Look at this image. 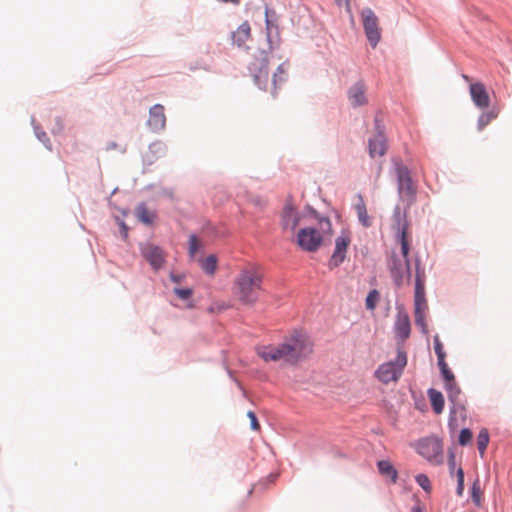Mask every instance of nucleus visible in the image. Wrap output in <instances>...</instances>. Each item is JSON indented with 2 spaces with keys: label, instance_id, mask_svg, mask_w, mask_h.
Here are the masks:
<instances>
[{
  "label": "nucleus",
  "instance_id": "obj_7",
  "mask_svg": "<svg viewBox=\"0 0 512 512\" xmlns=\"http://www.w3.org/2000/svg\"><path fill=\"white\" fill-rule=\"evenodd\" d=\"M256 353L265 362H277L290 365V358L284 341L279 344L257 346Z\"/></svg>",
  "mask_w": 512,
  "mask_h": 512
},
{
  "label": "nucleus",
  "instance_id": "obj_34",
  "mask_svg": "<svg viewBox=\"0 0 512 512\" xmlns=\"http://www.w3.org/2000/svg\"><path fill=\"white\" fill-rule=\"evenodd\" d=\"M416 482L423 488V490L427 493H430L432 490L431 482L429 478L425 474H418L416 476Z\"/></svg>",
  "mask_w": 512,
  "mask_h": 512
},
{
  "label": "nucleus",
  "instance_id": "obj_19",
  "mask_svg": "<svg viewBox=\"0 0 512 512\" xmlns=\"http://www.w3.org/2000/svg\"><path fill=\"white\" fill-rule=\"evenodd\" d=\"M166 117L164 114V107L156 104L150 108L148 125L155 131L161 130L165 127Z\"/></svg>",
  "mask_w": 512,
  "mask_h": 512
},
{
  "label": "nucleus",
  "instance_id": "obj_30",
  "mask_svg": "<svg viewBox=\"0 0 512 512\" xmlns=\"http://www.w3.org/2000/svg\"><path fill=\"white\" fill-rule=\"evenodd\" d=\"M425 311L426 310L415 311L414 314H415V324L421 328L423 333L426 334L427 333V324H426V320H425Z\"/></svg>",
  "mask_w": 512,
  "mask_h": 512
},
{
  "label": "nucleus",
  "instance_id": "obj_14",
  "mask_svg": "<svg viewBox=\"0 0 512 512\" xmlns=\"http://www.w3.org/2000/svg\"><path fill=\"white\" fill-rule=\"evenodd\" d=\"M445 389L448 399L452 403L451 414L459 413L461 416L465 413V404L461 397V389L456 381L445 383Z\"/></svg>",
  "mask_w": 512,
  "mask_h": 512
},
{
  "label": "nucleus",
  "instance_id": "obj_17",
  "mask_svg": "<svg viewBox=\"0 0 512 512\" xmlns=\"http://www.w3.org/2000/svg\"><path fill=\"white\" fill-rule=\"evenodd\" d=\"M142 254L153 269L158 270L163 266L165 257L160 247L147 244L142 248Z\"/></svg>",
  "mask_w": 512,
  "mask_h": 512
},
{
  "label": "nucleus",
  "instance_id": "obj_9",
  "mask_svg": "<svg viewBox=\"0 0 512 512\" xmlns=\"http://www.w3.org/2000/svg\"><path fill=\"white\" fill-rule=\"evenodd\" d=\"M361 18L369 43L376 47L381 38L378 17L370 8H365L361 12Z\"/></svg>",
  "mask_w": 512,
  "mask_h": 512
},
{
  "label": "nucleus",
  "instance_id": "obj_43",
  "mask_svg": "<svg viewBox=\"0 0 512 512\" xmlns=\"http://www.w3.org/2000/svg\"><path fill=\"white\" fill-rule=\"evenodd\" d=\"M170 277H171V280L176 282V283L180 282L181 278H182L180 275H175V274H171Z\"/></svg>",
  "mask_w": 512,
  "mask_h": 512
},
{
  "label": "nucleus",
  "instance_id": "obj_36",
  "mask_svg": "<svg viewBox=\"0 0 512 512\" xmlns=\"http://www.w3.org/2000/svg\"><path fill=\"white\" fill-rule=\"evenodd\" d=\"M377 301H378V292L376 290H372L366 298L367 309L373 310L376 307Z\"/></svg>",
  "mask_w": 512,
  "mask_h": 512
},
{
  "label": "nucleus",
  "instance_id": "obj_25",
  "mask_svg": "<svg viewBox=\"0 0 512 512\" xmlns=\"http://www.w3.org/2000/svg\"><path fill=\"white\" fill-rule=\"evenodd\" d=\"M377 466H378V470L381 475L390 478L393 483H395L397 481V477H398L397 471L393 467V465L391 464L390 461L381 460L378 462Z\"/></svg>",
  "mask_w": 512,
  "mask_h": 512
},
{
  "label": "nucleus",
  "instance_id": "obj_18",
  "mask_svg": "<svg viewBox=\"0 0 512 512\" xmlns=\"http://www.w3.org/2000/svg\"><path fill=\"white\" fill-rule=\"evenodd\" d=\"M366 85L363 81H358L348 89V99L353 107H359L367 104Z\"/></svg>",
  "mask_w": 512,
  "mask_h": 512
},
{
  "label": "nucleus",
  "instance_id": "obj_12",
  "mask_svg": "<svg viewBox=\"0 0 512 512\" xmlns=\"http://www.w3.org/2000/svg\"><path fill=\"white\" fill-rule=\"evenodd\" d=\"M351 243V235L348 231H342L341 234L335 239V249L329 260V267L331 269L338 267L346 258L348 247Z\"/></svg>",
  "mask_w": 512,
  "mask_h": 512
},
{
  "label": "nucleus",
  "instance_id": "obj_4",
  "mask_svg": "<svg viewBox=\"0 0 512 512\" xmlns=\"http://www.w3.org/2000/svg\"><path fill=\"white\" fill-rule=\"evenodd\" d=\"M319 228L313 225H306L301 227L296 235V243L298 246L307 251H317L323 242L325 233L331 231V222L327 218H322L318 221Z\"/></svg>",
  "mask_w": 512,
  "mask_h": 512
},
{
  "label": "nucleus",
  "instance_id": "obj_37",
  "mask_svg": "<svg viewBox=\"0 0 512 512\" xmlns=\"http://www.w3.org/2000/svg\"><path fill=\"white\" fill-rule=\"evenodd\" d=\"M472 440V432L467 429V428H464L460 431V435H459V444L464 446V445H467L468 443H470Z\"/></svg>",
  "mask_w": 512,
  "mask_h": 512
},
{
  "label": "nucleus",
  "instance_id": "obj_29",
  "mask_svg": "<svg viewBox=\"0 0 512 512\" xmlns=\"http://www.w3.org/2000/svg\"><path fill=\"white\" fill-rule=\"evenodd\" d=\"M438 366H439L441 374H442V376H443V378L445 380V383L455 381L454 374L449 369V367H448V365H447L445 360L438 361Z\"/></svg>",
  "mask_w": 512,
  "mask_h": 512
},
{
  "label": "nucleus",
  "instance_id": "obj_42",
  "mask_svg": "<svg viewBox=\"0 0 512 512\" xmlns=\"http://www.w3.org/2000/svg\"><path fill=\"white\" fill-rule=\"evenodd\" d=\"M411 512H424V508L419 503L412 507Z\"/></svg>",
  "mask_w": 512,
  "mask_h": 512
},
{
  "label": "nucleus",
  "instance_id": "obj_27",
  "mask_svg": "<svg viewBox=\"0 0 512 512\" xmlns=\"http://www.w3.org/2000/svg\"><path fill=\"white\" fill-rule=\"evenodd\" d=\"M488 443H489L488 431L483 429L480 431V433L478 434V437H477V447H478V450H479L481 456L484 455Z\"/></svg>",
  "mask_w": 512,
  "mask_h": 512
},
{
  "label": "nucleus",
  "instance_id": "obj_16",
  "mask_svg": "<svg viewBox=\"0 0 512 512\" xmlns=\"http://www.w3.org/2000/svg\"><path fill=\"white\" fill-rule=\"evenodd\" d=\"M394 330L396 337L400 342L403 343L409 338L411 332V323L409 315L405 311H398L396 315Z\"/></svg>",
  "mask_w": 512,
  "mask_h": 512
},
{
  "label": "nucleus",
  "instance_id": "obj_45",
  "mask_svg": "<svg viewBox=\"0 0 512 512\" xmlns=\"http://www.w3.org/2000/svg\"><path fill=\"white\" fill-rule=\"evenodd\" d=\"M223 2H230V3H233V4H239L240 0H222Z\"/></svg>",
  "mask_w": 512,
  "mask_h": 512
},
{
  "label": "nucleus",
  "instance_id": "obj_31",
  "mask_svg": "<svg viewBox=\"0 0 512 512\" xmlns=\"http://www.w3.org/2000/svg\"><path fill=\"white\" fill-rule=\"evenodd\" d=\"M434 350L437 355L438 361H443L446 358V353L443 348V344L440 341V338L438 335L434 336Z\"/></svg>",
  "mask_w": 512,
  "mask_h": 512
},
{
  "label": "nucleus",
  "instance_id": "obj_33",
  "mask_svg": "<svg viewBox=\"0 0 512 512\" xmlns=\"http://www.w3.org/2000/svg\"><path fill=\"white\" fill-rule=\"evenodd\" d=\"M173 292L174 294L181 300L183 301H188L192 294H193V290L191 288H178V287H175L173 289Z\"/></svg>",
  "mask_w": 512,
  "mask_h": 512
},
{
  "label": "nucleus",
  "instance_id": "obj_15",
  "mask_svg": "<svg viewBox=\"0 0 512 512\" xmlns=\"http://www.w3.org/2000/svg\"><path fill=\"white\" fill-rule=\"evenodd\" d=\"M469 92L473 103L480 109H486L490 106V96L484 84L477 82L469 87Z\"/></svg>",
  "mask_w": 512,
  "mask_h": 512
},
{
  "label": "nucleus",
  "instance_id": "obj_38",
  "mask_svg": "<svg viewBox=\"0 0 512 512\" xmlns=\"http://www.w3.org/2000/svg\"><path fill=\"white\" fill-rule=\"evenodd\" d=\"M457 476V494L462 495L464 490V472L462 468H458L456 471Z\"/></svg>",
  "mask_w": 512,
  "mask_h": 512
},
{
  "label": "nucleus",
  "instance_id": "obj_44",
  "mask_svg": "<svg viewBox=\"0 0 512 512\" xmlns=\"http://www.w3.org/2000/svg\"><path fill=\"white\" fill-rule=\"evenodd\" d=\"M38 138H39L41 141H43V142L48 141V137H47V135H46V133H45V132H42L41 134H38Z\"/></svg>",
  "mask_w": 512,
  "mask_h": 512
},
{
  "label": "nucleus",
  "instance_id": "obj_26",
  "mask_svg": "<svg viewBox=\"0 0 512 512\" xmlns=\"http://www.w3.org/2000/svg\"><path fill=\"white\" fill-rule=\"evenodd\" d=\"M201 268L208 275H214L217 269V258L214 255H210L205 259H202Z\"/></svg>",
  "mask_w": 512,
  "mask_h": 512
},
{
  "label": "nucleus",
  "instance_id": "obj_21",
  "mask_svg": "<svg viewBox=\"0 0 512 512\" xmlns=\"http://www.w3.org/2000/svg\"><path fill=\"white\" fill-rule=\"evenodd\" d=\"M251 28L248 22L242 23L232 34V41L238 47H241L250 38Z\"/></svg>",
  "mask_w": 512,
  "mask_h": 512
},
{
  "label": "nucleus",
  "instance_id": "obj_20",
  "mask_svg": "<svg viewBox=\"0 0 512 512\" xmlns=\"http://www.w3.org/2000/svg\"><path fill=\"white\" fill-rule=\"evenodd\" d=\"M398 181H399V191L400 193H407L408 195H413L414 190L412 186V180L409 176V172L407 168L400 167L398 169Z\"/></svg>",
  "mask_w": 512,
  "mask_h": 512
},
{
  "label": "nucleus",
  "instance_id": "obj_47",
  "mask_svg": "<svg viewBox=\"0 0 512 512\" xmlns=\"http://www.w3.org/2000/svg\"><path fill=\"white\" fill-rule=\"evenodd\" d=\"M463 77H464L465 80H467V81L469 80L468 76L464 75Z\"/></svg>",
  "mask_w": 512,
  "mask_h": 512
},
{
  "label": "nucleus",
  "instance_id": "obj_6",
  "mask_svg": "<svg viewBox=\"0 0 512 512\" xmlns=\"http://www.w3.org/2000/svg\"><path fill=\"white\" fill-rule=\"evenodd\" d=\"M406 365L407 354L402 349H398L396 359L394 361L381 364L375 371V377L383 384L397 382Z\"/></svg>",
  "mask_w": 512,
  "mask_h": 512
},
{
  "label": "nucleus",
  "instance_id": "obj_46",
  "mask_svg": "<svg viewBox=\"0 0 512 512\" xmlns=\"http://www.w3.org/2000/svg\"><path fill=\"white\" fill-rule=\"evenodd\" d=\"M254 204L255 205H261V200L260 199H255L253 200Z\"/></svg>",
  "mask_w": 512,
  "mask_h": 512
},
{
  "label": "nucleus",
  "instance_id": "obj_13",
  "mask_svg": "<svg viewBox=\"0 0 512 512\" xmlns=\"http://www.w3.org/2000/svg\"><path fill=\"white\" fill-rule=\"evenodd\" d=\"M375 123H376V132L368 140L369 155L371 158L382 157L385 155V153L387 151V139H386L383 127L380 125V123L377 119H376Z\"/></svg>",
  "mask_w": 512,
  "mask_h": 512
},
{
  "label": "nucleus",
  "instance_id": "obj_23",
  "mask_svg": "<svg viewBox=\"0 0 512 512\" xmlns=\"http://www.w3.org/2000/svg\"><path fill=\"white\" fill-rule=\"evenodd\" d=\"M428 397L433 411L436 414H441L444 409V397L442 393L436 389L431 388L428 390Z\"/></svg>",
  "mask_w": 512,
  "mask_h": 512
},
{
  "label": "nucleus",
  "instance_id": "obj_28",
  "mask_svg": "<svg viewBox=\"0 0 512 512\" xmlns=\"http://www.w3.org/2000/svg\"><path fill=\"white\" fill-rule=\"evenodd\" d=\"M496 117L497 114L493 110L486 113H482L478 119L479 130L484 129Z\"/></svg>",
  "mask_w": 512,
  "mask_h": 512
},
{
  "label": "nucleus",
  "instance_id": "obj_8",
  "mask_svg": "<svg viewBox=\"0 0 512 512\" xmlns=\"http://www.w3.org/2000/svg\"><path fill=\"white\" fill-rule=\"evenodd\" d=\"M418 453L429 462L439 465L443 462V447L438 438L427 437L420 440L417 444Z\"/></svg>",
  "mask_w": 512,
  "mask_h": 512
},
{
  "label": "nucleus",
  "instance_id": "obj_35",
  "mask_svg": "<svg viewBox=\"0 0 512 512\" xmlns=\"http://www.w3.org/2000/svg\"><path fill=\"white\" fill-rule=\"evenodd\" d=\"M200 247V242L195 235L189 237V255L194 257Z\"/></svg>",
  "mask_w": 512,
  "mask_h": 512
},
{
  "label": "nucleus",
  "instance_id": "obj_10",
  "mask_svg": "<svg viewBox=\"0 0 512 512\" xmlns=\"http://www.w3.org/2000/svg\"><path fill=\"white\" fill-rule=\"evenodd\" d=\"M425 271L421 267L420 259L415 260V311L427 310L425 298Z\"/></svg>",
  "mask_w": 512,
  "mask_h": 512
},
{
  "label": "nucleus",
  "instance_id": "obj_41",
  "mask_svg": "<svg viewBox=\"0 0 512 512\" xmlns=\"http://www.w3.org/2000/svg\"><path fill=\"white\" fill-rule=\"evenodd\" d=\"M448 464H449L450 473L453 474L455 471V467H456L455 457L453 454H451Z\"/></svg>",
  "mask_w": 512,
  "mask_h": 512
},
{
  "label": "nucleus",
  "instance_id": "obj_40",
  "mask_svg": "<svg viewBox=\"0 0 512 512\" xmlns=\"http://www.w3.org/2000/svg\"><path fill=\"white\" fill-rule=\"evenodd\" d=\"M472 498H473L475 503L479 504L480 496H479V493H478V489L476 488V485H474L473 488H472Z\"/></svg>",
  "mask_w": 512,
  "mask_h": 512
},
{
  "label": "nucleus",
  "instance_id": "obj_39",
  "mask_svg": "<svg viewBox=\"0 0 512 512\" xmlns=\"http://www.w3.org/2000/svg\"><path fill=\"white\" fill-rule=\"evenodd\" d=\"M247 416L250 419L251 428L256 431L260 430V424L257 420L256 414L253 411H248Z\"/></svg>",
  "mask_w": 512,
  "mask_h": 512
},
{
  "label": "nucleus",
  "instance_id": "obj_2",
  "mask_svg": "<svg viewBox=\"0 0 512 512\" xmlns=\"http://www.w3.org/2000/svg\"><path fill=\"white\" fill-rule=\"evenodd\" d=\"M262 279V273L256 266L242 268L233 280V296L242 305L255 304L261 291Z\"/></svg>",
  "mask_w": 512,
  "mask_h": 512
},
{
  "label": "nucleus",
  "instance_id": "obj_32",
  "mask_svg": "<svg viewBox=\"0 0 512 512\" xmlns=\"http://www.w3.org/2000/svg\"><path fill=\"white\" fill-rule=\"evenodd\" d=\"M273 16H275V12L270 10L269 8H266L265 9V22H266V30H267L268 37L270 36V34L272 32V28L277 27L276 24L274 23V20L272 19Z\"/></svg>",
  "mask_w": 512,
  "mask_h": 512
},
{
  "label": "nucleus",
  "instance_id": "obj_5",
  "mask_svg": "<svg viewBox=\"0 0 512 512\" xmlns=\"http://www.w3.org/2000/svg\"><path fill=\"white\" fill-rule=\"evenodd\" d=\"M290 358V365L294 366L306 360L312 353L314 343L311 338L299 331H294L289 337L284 339Z\"/></svg>",
  "mask_w": 512,
  "mask_h": 512
},
{
  "label": "nucleus",
  "instance_id": "obj_11",
  "mask_svg": "<svg viewBox=\"0 0 512 512\" xmlns=\"http://www.w3.org/2000/svg\"><path fill=\"white\" fill-rule=\"evenodd\" d=\"M305 217L300 214L291 201H287L281 213V225L284 230L295 231L304 224Z\"/></svg>",
  "mask_w": 512,
  "mask_h": 512
},
{
  "label": "nucleus",
  "instance_id": "obj_24",
  "mask_svg": "<svg viewBox=\"0 0 512 512\" xmlns=\"http://www.w3.org/2000/svg\"><path fill=\"white\" fill-rule=\"evenodd\" d=\"M135 213L139 221L146 225L152 224L156 219V213L150 211L145 204H140L136 208Z\"/></svg>",
  "mask_w": 512,
  "mask_h": 512
},
{
  "label": "nucleus",
  "instance_id": "obj_3",
  "mask_svg": "<svg viewBox=\"0 0 512 512\" xmlns=\"http://www.w3.org/2000/svg\"><path fill=\"white\" fill-rule=\"evenodd\" d=\"M410 251V240L406 229L402 228L400 232V253H393L388 262V268L397 287H401L405 283H410L411 270L408 258Z\"/></svg>",
  "mask_w": 512,
  "mask_h": 512
},
{
  "label": "nucleus",
  "instance_id": "obj_1",
  "mask_svg": "<svg viewBox=\"0 0 512 512\" xmlns=\"http://www.w3.org/2000/svg\"><path fill=\"white\" fill-rule=\"evenodd\" d=\"M271 58V51H260L258 54L254 55V58L249 65V71L255 84L260 89L270 91L274 94L277 89L287 81L288 74L286 63H281L278 65L270 79L268 65Z\"/></svg>",
  "mask_w": 512,
  "mask_h": 512
},
{
  "label": "nucleus",
  "instance_id": "obj_22",
  "mask_svg": "<svg viewBox=\"0 0 512 512\" xmlns=\"http://www.w3.org/2000/svg\"><path fill=\"white\" fill-rule=\"evenodd\" d=\"M355 210H356L359 222L364 227H370L372 222H371L370 217L368 216L366 204L361 195H358V197H357V202L355 203Z\"/></svg>",
  "mask_w": 512,
  "mask_h": 512
}]
</instances>
